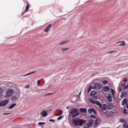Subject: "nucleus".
<instances>
[{
	"mask_svg": "<svg viewBox=\"0 0 128 128\" xmlns=\"http://www.w3.org/2000/svg\"><path fill=\"white\" fill-rule=\"evenodd\" d=\"M72 122L75 126H81L85 123V120L81 119L80 117H78L73 119L72 120Z\"/></svg>",
	"mask_w": 128,
	"mask_h": 128,
	"instance_id": "f257e3e1",
	"label": "nucleus"
},
{
	"mask_svg": "<svg viewBox=\"0 0 128 128\" xmlns=\"http://www.w3.org/2000/svg\"><path fill=\"white\" fill-rule=\"evenodd\" d=\"M89 100L91 103L93 104H95L96 105L98 106L102 110H106L107 109V106L106 104H103V106H102L101 103L99 101L97 100L95 101L92 100V99L91 98H90Z\"/></svg>",
	"mask_w": 128,
	"mask_h": 128,
	"instance_id": "f03ea898",
	"label": "nucleus"
},
{
	"mask_svg": "<svg viewBox=\"0 0 128 128\" xmlns=\"http://www.w3.org/2000/svg\"><path fill=\"white\" fill-rule=\"evenodd\" d=\"M71 115L72 117L73 118L79 116L80 113L78 110L76 108H73L70 112Z\"/></svg>",
	"mask_w": 128,
	"mask_h": 128,
	"instance_id": "7ed1b4c3",
	"label": "nucleus"
},
{
	"mask_svg": "<svg viewBox=\"0 0 128 128\" xmlns=\"http://www.w3.org/2000/svg\"><path fill=\"white\" fill-rule=\"evenodd\" d=\"M14 90L12 89L9 88L7 91L5 95V97L7 98L11 96L13 94Z\"/></svg>",
	"mask_w": 128,
	"mask_h": 128,
	"instance_id": "20e7f679",
	"label": "nucleus"
},
{
	"mask_svg": "<svg viewBox=\"0 0 128 128\" xmlns=\"http://www.w3.org/2000/svg\"><path fill=\"white\" fill-rule=\"evenodd\" d=\"M97 92L95 91H92L90 94V96L94 99H96L98 98Z\"/></svg>",
	"mask_w": 128,
	"mask_h": 128,
	"instance_id": "39448f33",
	"label": "nucleus"
},
{
	"mask_svg": "<svg viewBox=\"0 0 128 128\" xmlns=\"http://www.w3.org/2000/svg\"><path fill=\"white\" fill-rule=\"evenodd\" d=\"M102 88V85L98 82L95 83L94 85L93 86V89H94L100 90Z\"/></svg>",
	"mask_w": 128,
	"mask_h": 128,
	"instance_id": "423d86ee",
	"label": "nucleus"
},
{
	"mask_svg": "<svg viewBox=\"0 0 128 128\" xmlns=\"http://www.w3.org/2000/svg\"><path fill=\"white\" fill-rule=\"evenodd\" d=\"M6 86L8 87V88H16V86L14 84L11 82H9L5 84Z\"/></svg>",
	"mask_w": 128,
	"mask_h": 128,
	"instance_id": "0eeeda50",
	"label": "nucleus"
},
{
	"mask_svg": "<svg viewBox=\"0 0 128 128\" xmlns=\"http://www.w3.org/2000/svg\"><path fill=\"white\" fill-rule=\"evenodd\" d=\"M8 99H6L2 100L0 102V106H3L6 105L8 102Z\"/></svg>",
	"mask_w": 128,
	"mask_h": 128,
	"instance_id": "6e6552de",
	"label": "nucleus"
},
{
	"mask_svg": "<svg viewBox=\"0 0 128 128\" xmlns=\"http://www.w3.org/2000/svg\"><path fill=\"white\" fill-rule=\"evenodd\" d=\"M94 120L91 119L90 120V122H88L86 123V126H87L88 127H91L92 126V124L94 122Z\"/></svg>",
	"mask_w": 128,
	"mask_h": 128,
	"instance_id": "1a4fd4ad",
	"label": "nucleus"
},
{
	"mask_svg": "<svg viewBox=\"0 0 128 128\" xmlns=\"http://www.w3.org/2000/svg\"><path fill=\"white\" fill-rule=\"evenodd\" d=\"M128 96V92L126 91L122 92L120 96L121 98H122L124 96V97H126Z\"/></svg>",
	"mask_w": 128,
	"mask_h": 128,
	"instance_id": "9d476101",
	"label": "nucleus"
},
{
	"mask_svg": "<svg viewBox=\"0 0 128 128\" xmlns=\"http://www.w3.org/2000/svg\"><path fill=\"white\" fill-rule=\"evenodd\" d=\"M108 109L110 110H114V106L112 104H108Z\"/></svg>",
	"mask_w": 128,
	"mask_h": 128,
	"instance_id": "9b49d317",
	"label": "nucleus"
},
{
	"mask_svg": "<svg viewBox=\"0 0 128 128\" xmlns=\"http://www.w3.org/2000/svg\"><path fill=\"white\" fill-rule=\"evenodd\" d=\"M107 100L109 102H111L112 100V96L110 94H108L106 96Z\"/></svg>",
	"mask_w": 128,
	"mask_h": 128,
	"instance_id": "f8f14e48",
	"label": "nucleus"
},
{
	"mask_svg": "<svg viewBox=\"0 0 128 128\" xmlns=\"http://www.w3.org/2000/svg\"><path fill=\"white\" fill-rule=\"evenodd\" d=\"M40 114L43 117H45L47 115V112L44 110L42 111Z\"/></svg>",
	"mask_w": 128,
	"mask_h": 128,
	"instance_id": "ddd939ff",
	"label": "nucleus"
},
{
	"mask_svg": "<svg viewBox=\"0 0 128 128\" xmlns=\"http://www.w3.org/2000/svg\"><path fill=\"white\" fill-rule=\"evenodd\" d=\"M120 43L118 45L119 46H124L125 45L126 42L124 41H121L119 42H118L116 44Z\"/></svg>",
	"mask_w": 128,
	"mask_h": 128,
	"instance_id": "4468645a",
	"label": "nucleus"
},
{
	"mask_svg": "<svg viewBox=\"0 0 128 128\" xmlns=\"http://www.w3.org/2000/svg\"><path fill=\"white\" fill-rule=\"evenodd\" d=\"M88 112L90 114L92 113H93L94 114H96V111H95L92 108H89L88 109Z\"/></svg>",
	"mask_w": 128,
	"mask_h": 128,
	"instance_id": "2eb2a0df",
	"label": "nucleus"
},
{
	"mask_svg": "<svg viewBox=\"0 0 128 128\" xmlns=\"http://www.w3.org/2000/svg\"><path fill=\"white\" fill-rule=\"evenodd\" d=\"M15 94L16 96H20V90L18 88H16V90L15 91Z\"/></svg>",
	"mask_w": 128,
	"mask_h": 128,
	"instance_id": "dca6fc26",
	"label": "nucleus"
},
{
	"mask_svg": "<svg viewBox=\"0 0 128 128\" xmlns=\"http://www.w3.org/2000/svg\"><path fill=\"white\" fill-rule=\"evenodd\" d=\"M20 96H13L11 98L12 100L14 102L16 101L17 99L19 98Z\"/></svg>",
	"mask_w": 128,
	"mask_h": 128,
	"instance_id": "f3484780",
	"label": "nucleus"
},
{
	"mask_svg": "<svg viewBox=\"0 0 128 128\" xmlns=\"http://www.w3.org/2000/svg\"><path fill=\"white\" fill-rule=\"evenodd\" d=\"M103 88L104 91L106 92H108L110 89V87L108 86H104Z\"/></svg>",
	"mask_w": 128,
	"mask_h": 128,
	"instance_id": "a211bd4d",
	"label": "nucleus"
},
{
	"mask_svg": "<svg viewBox=\"0 0 128 128\" xmlns=\"http://www.w3.org/2000/svg\"><path fill=\"white\" fill-rule=\"evenodd\" d=\"M100 122V118H97L95 120V125H97Z\"/></svg>",
	"mask_w": 128,
	"mask_h": 128,
	"instance_id": "6ab92c4d",
	"label": "nucleus"
},
{
	"mask_svg": "<svg viewBox=\"0 0 128 128\" xmlns=\"http://www.w3.org/2000/svg\"><path fill=\"white\" fill-rule=\"evenodd\" d=\"M51 24H50L47 26L46 29L44 30V32H47L49 31V29L51 26Z\"/></svg>",
	"mask_w": 128,
	"mask_h": 128,
	"instance_id": "aec40b11",
	"label": "nucleus"
},
{
	"mask_svg": "<svg viewBox=\"0 0 128 128\" xmlns=\"http://www.w3.org/2000/svg\"><path fill=\"white\" fill-rule=\"evenodd\" d=\"M122 89L123 90H124L126 89V83H124L122 84L121 85V87Z\"/></svg>",
	"mask_w": 128,
	"mask_h": 128,
	"instance_id": "412c9836",
	"label": "nucleus"
},
{
	"mask_svg": "<svg viewBox=\"0 0 128 128\" xmlns=\"http://www.w3.org/2000/svg\"><path fill=\"white\" fill-rule=\"evenodd\" d=\"M127 102L128 101L126 99H124L122 102V105L124 106L126 104Z\"/></svg>",
	"mask_w": 128,
	"mask_h": 128,
	"instance_id": "4be33fe9",
	"label": "nucleus"
},
{
	"mask_svg": "<svg viewBox=\"0 0 128 128\" xmlns=\"http://www.w3.org/2000/svg\"><path fill=\"white\" fill-rule=\"evenodd\" d=\"M36 72V70H34V71H33V72H30V73H28V74H26L23 75V76H27L28 75L31 74H32L34 73H35Z\"/></svg>",
	"mask_w": 128,
	"mask_h": 128,
	"instance_id": "5701e85b",
	"label": "nucleus"
},
{
	"mask_svg": "<svg viewBox=\"0 0 128 128\" xmlns=\"http://www.w3.org/2000/svg\"><path fill=\"white\" fill-rule=\"evenodd\" d=\"M30 5L29 4L28 2H27L26 3V9L25 10V11L26 12H27V10H28L29 9V6Z\"/></svg>",
	"mask_w": 128,
	"mask_h": 128,
	"instance_id": "b1692460",
	"label": "nucleus"
},
{
	"mask_svg": "<svg viewBox=\"0 0 128 128\" xmlns=\"http://www.w3.org/2000/svg\"><path fill=\"white\" fill-rule=\"evenodd\" d=\"M68 48H62L61 49V51L62 52H65L69 49Z\"/></svg>",
	"mask_w": 128,
	"mask_h": 128,
	"instance_id": "393cba45",
	"label": "nucleus"
},
{
	"mask_svg": "<svg viewBox=\"0 0 128 128\" xmlns=\"http://www.w3.org/2000/svg\"><path fill=\"white\" fill-rule=\"evenodd\" d=\"M80 111L81 112L84 113L86 112V109L83 108H80Z\"/></svg>",
	"mask_w": 128,
	"mask_h": 128,
	"instance_id": "a878e982",
	"label": "nucleus"
},
{
	"mask_svg": "<svg viewBox=\"0 0 128 128\" xmlns=\"http://www.w3.org/2000/svg\"><path fill=\"white\" fill-rule=\"evenodd\" d=\"M16 103H14L12 104L9 106V109H11L12 108H14L15 106H16Z\"/></svg>",
	"mask_w": 128,
	"mask_h": 128,
	"instance_id": "bb28decb",
	"label": "nucleus"
},
{
	"mask_svg": "<svg viewBox=\"0 0 128 128\" xmlns=\"http://www.w3.org/2000/svg\"><path fill=\"white\" fill-rule=\"evenodd\" d=\"M123 127L124 128H128V124L127 122H125L123 124Z\"/></svg>",
	"mask_w": 128,
	"mask_h": 128,
	"instance_id": "cd10ccee",
	"label": "nucleus"
},
{
	"mask_svg": "<svg viewBox=\"0 0 128 128\" xmlns=\"http://www.w3.org/2000/svg\"><path fill=\"white\" fill-rule=\"evenodd\" d=\"M68 41H69L64 40V41H62V42H60L59 43V44L60 45H63V44H64L66 43V42H68Z\"/></svg>",
	"mask_w": 128,
	"mask_h": 128,
	"instance_id": "c85d7f7f",
	"label": "nucleus"
},
{
	"mask_svg": "<svg viewBox=\"0 0 128 128\" xmlns=\"http://www.w3.org/2000/svg\"><path fill=\"white\" fill-rule=\"evenodd\" d=\"M92 88H93V87H92V86H90L88 89L87 92L89 93L91 89Z\"/></svg>",
	"mask_w": 128,
	"mask_h": 128,
	"instance_id": "c756f323",
	"label": "nucleus"
},
{
	"mask_svg": "<svg viewBox=\"0 0 128 128\" xmlns=\"http://www.w3.org/2000/svg\"><path fill=\"white\" fill-rule=\"evenodd\" d=\"M111 91L112 94L113 96H114V90L112 89H111Z\"/></svg>",
	"mask_w": 128,
	"mask_h": 128,
	"instance_id": "7c9ffc66",
	"label": "nucleus"
},
{
	"mask_svg": "<svg viewBox=\"0 0 128 128\" xmlns=\"http://www.w3.org/2000/svg\"><path fill=\"white\" fill-rule=\"evenodd\" d=\"M62 111L61 110H60V113L59 114H57L56 115V116H60L61 114H62Z\"/></svg>",
	"mask_w": 128,
	"mask_h": 128,
	"instance_id": "2f4dec72",
	"label": "nucleus"
},
{
	"mask_svg": "<svg viewBox=\"0 0 128 128\" xmlns=\"http://www.w3.org/2000/svg\"><path fill=\"white\" fill-rule=\"evenodd\" d=\"M63 117V116H61L59 117L57 119L58 120H59L62 119Z\"/></svg>",
	"mask_w": 128,
	"mask_h": 128,
	"instance_id": "473e14b6",
	"label": "nucleus"
},
{
	"mask_svg": "<svg viewBox=\"0 0 128 128\" xmlns=\"http://www.w3.org/2000/svg\"><path fill=\"white\" fill-rule=\"evenodd\" d=\"M102 82L104 84H106L108 82L106 80H104L102 81Z\"/></svg>",
	"mask_w": 128,
	"mask_h": 128,
	"instance_id": "72a5a7b5",
	"label": "nucleus"
},
{
	"mask_svg": "<svg viewBox=\"0 0 128 128\" xmlns=\"http://www.w3.org/2000/svg\"><path fill=\"white\" fill-rule=\"evenodd\" d=\"M91 118L95 119L96 118L95 116L93 114H92L90 116Z\"/></svg>",
	"mask_w": 128,
	"mask_h": 128,
	"instance_id": "f704fd0d",
	"label": "nucleus"
},
{
	"mask_svg": "<svg viewBox=\"0 0 128 128\" xmlns=\"http://www.w3.org/2000/svg\"><path fill=\"white\" fill-rule=\"evenodd\" d=\"M45 124V122H39L38 123V124L40 125H43Z\"/></svg>",
	"mask_w": 128,
	"mask_h": 128,
	"instance_id": "c9c22d12",
	"label": "nucleus"
},
{
	"mask_svg": "<svg viewBox=\"0 0 128 128\" xmlns=\"http://www.w3.org/2000/svg\"><path fill=\"white\" fill-rule=\"evenodd\" d=\"M114 114V112L112 111L110 112L109 114L111 115H113Z\"/></svg>",
	"mask_w": 128,
	"mask_h": 128,
	"instance_id": "e433bc0d",
	"label": "nucleus"
},
{
	"mask_svg": "<svg viewBox=\"0 0 128 128\" xmlns=\"http://www.w3.org/2000/svg\"><path fill=\"white\" fill-rule=\"evenodd\" d=\"M120 121L122 122H124L125 120L124 119H122L120 120Z\"/></svg>",
	"mask_w": 128,
	"mask_h": 128,
	"instance_id": "4c0bfd02",
	"label": "nucleus"
},
{
	"mask_svg": "<svg viewBox=\"0 0 128 128\" xmlns=\"http://www.w3.org/2000/svg\"><path fill=\"white\" fill-rule=\"evenodd\" d=\"M115 52V51H110L109 52H108L107 53V54H110V53H113V52Z\"/></svg>",
	"mask_w": 128,
	"mask_h": 128,
	"instance_id": "58836bf2",
	"label": "nucleus"
},
{
	"mask_svg": "<svg viewBox=\"0 0 128 128\" xmlns=\"http://www.w3.org/2000/svg\"><path fill=\"white\" fill-rule=\"evenodd\" d=\"M53 93H48L47 94H46L45 96H48V95H50L52 94Z\"/></svg>",
	"mask_w": 128,
	"mask_h": 128,
	"instance_id": "ea45409f",
	"label": "nucleus"
},
{
	"mask_svg": "<svg viewBox=\"0 0 128 128\" xmlns=\"http://www.w3.org/2000/svg\"><path fill=\"white\" fill-rule=\"evenodd\" d=\"M49 121H50V122H55L54 120H53V119H50L49 120Z\"/></svg>",
	"mask_w": 128,
	"mask_h": 128,
	"instance_id": "a19ab883",
	"label": "nucleus"
},
{
	"mask_svg": "<svg viewBox=\"0 0 128 128\" xmlns=\"http://www.w3.org/2000/svg\"><path fill=\"white\" fill-rule=\"evenodd\" d=\"M10 114V113H4L3 114L4 115H5L9 114Z\"/></svg>",
	"mask_w": 128,
	"mask_h": 128,
	"instance_id": "79ce46f5",
	"label": "nucleus"
},
{
	"mask_svg": "<svg viewBox=\"0 0 128 128\" xmlns=\"http://www.w3.org/2000/svg\"><path fill=\"white\" fill-rule=\"evenodd\" d=\"M40 81L39 80H38L37 81V84L38 86L39 85Z\"/></svg>",
	"mask_w": 128,
	"mask_h": 128,
	"instance_id": "37998d69",
	"label": "nucleus"
},
{
	"mask_svg": "<svg viewBox=\"0 0 128 128\" xmlns=\"http://www.w3.org/2000/svg\"><path fill=\"white\" fill-rule=\"evenodd\" d=\"M122 89V88L120 87L119 90V91L120 92L121 91Z\"/></svg>",
	"mask_w": 128,
	"mask_h": 128,
	"instance_id": "c03bdc74",
	"label": "nucleus"
},
{
	"mask_svg": "<svg viewBox=\"0 0 128 128\" xmlns=\"http://www.w3.org/2000/svg\"><path fill=\"white\" fill-rule=\"evenodd\" d=\"M29 86L28 85H27L25 87V88H29Z\"/></svg>",
	"mask_w": 128,
	"mask_h": 128,
	"instance_id": "a18cd8bd",
	"label": "nucleus"
},
{
	"mask_svg": "<svg viewBox=\"0 0 128 128\" xmlns=\"http://www.w3.org/2000/svg\"><path fill=\"white\" fill-rule=\"evenodd\" d=\"M126 110H124V114H126L127 113L126 112Z\"/></svg>",
	"mask_w": 128,
	"mask_h": 128,
	"instance_id": "49530a36",
	"label": "nucleus"
},
{
	"mask_svg": "<svg viewBox=\"0 0 128 128\" xmlns=\"http://www.w3.org/2000/svg\"><path fill=\"white\" fill-rule=\"evenodd\" d=\"M126 80H127L126 78H125L123 80V81L124 82H126Z\"/></svg>",
	"mask_w": 128,
	"mask_h": 128,
	"instance_id": "de8ad7c7",
	"label": "nucleus"
},
{
	"mask_svg": "<svg viewBox=\"0 0 128 128\" xmlns=\"http://www.w3.org/2000/svg\"><path fill=\"white\" fill-rule=\"evenodd\" d=\"M126 108H128V103L126 105Z\"/></svg>",
	"mask_w": 128,
	"mask_h": 128,
	"instance_id": "09e8293b",
	"label": "nucleus"
},
{
	"mask_svg": "<svg viewBox=\"0 0 128 128\" xmlns=\"http://www.w3.org/2000/svg\"><path fill=\"white\" fill-rule=\"evenodd\" d=\"M126 89L127 88H128V84L126 86Z\"/></svg>",
	"mask_w": 128,
	"mask_h": 128,
	"instance_id": "8fccbe9b",
	"label": "nucleus"
},
{
	"mask_svg": "<svg viewBox=\"0 0 128 128\" xmlns=\"http://www.w3.org/2000/svg\"><path fill=\"white\" fill-rule=\"evenodd\" d=\"M66 108L68 110V108H69V107L68 106H67L66 107Z\"/></svg>",
	"mask_w": 128,
	"mask_h": 128,
	"instance_id": "3c124183",
	"label": "nucleus"
},
{
	"mask_svg": "<svg viewBox=\"0 0 128 128\" xmlns=\"http://www.w3.org/2000/svg\"><path fill=\"white\" fill-rule=\"evenodd\" d=\"M84 128H90L89 127H86L85 126L84 127Z\"/></svg>",
	"mask_w": 128,
	"mask_h": 128,
	"instance_id": "603ef678",
	"label": "nucleus"
},
{
	"mask_svg": "<svg viewBox=\"0 0 128 128\" xmlns=\"http://www.w3.org/2000/svg\"><path fill=\"white\" fill-rule=\"evenodd\" d=\"M81 93V92H80L79 93V94H78V95H80V94Z\"/></svg>",
	"mask_w": 128,
	"mask_h": 128,
	"instance_id": "864d4df0",
	"label": "nucleus"
}]
</instances>
